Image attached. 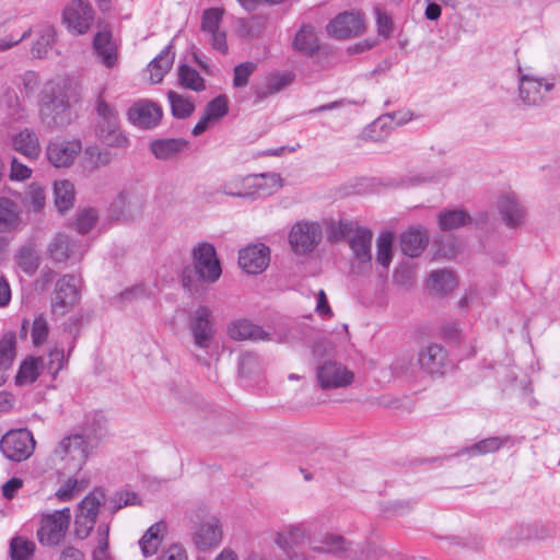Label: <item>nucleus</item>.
Returning a JSON list of instances; mask_svg holds the SVG:
<instances>
[{"instance_id": "dca6fc26", "label": "nucleus", "mask_w": 560, "mask_h": 560, "mask_svg": "<svg viewBox=\"0 0 560 560\" xmlns=\"http://www.w3.org/2000/svg\"><path fill=\"white\" fill-rule=\"evenodd\" d=\"M223 537L224 530L221 521L217 516H208L196 526L192 541L197 549L209 551L219 547Z\"/></svg>"}, {"instance_id": "6e6d98bb", "label": "nucleus", "mask_w": 560, "mask_h": 560, "mask_svg": "<svg viewBox=\"0 0 560 560\" xmlns=\"http://www.w3.org/2000/svg\"><path fill=\"white\" fill-rule=\"evenodd\" d=\"M168 100L172 106V113L177 118L188 117L195 109L194 103L176 92H168Z\"/></svg>"}, {"instance_id": "c9c22d12", "label": "nucleus", "mask_w": 560, "mask_h": 560, "mask_svg": "<svg viewBox=\"0 0 560 560\" xmlns=\"http://www.w3.org/2000/svg\"><path fill=\"white\" fill-rule=\"evenodd\" d=\"M397 114L384 115L378 117L364 130V137L373 141H380L387 135V129L393 128L394 125H401L409 120L407 117H399L396 120Z\"/></svg>"}, {"instance_id": "603ef678", "label": "nucleus", "mask_w": 560, "mask_h": 560, "mask_svg": "<svg viewBox=\"0 0 560 560\" xmlns=\"http://www.w3.org/2000/svg\"><path fill=\"white\" fill-rule=\"evenodd\" d=\"M56 42V31L52 26L43 27L38 38L33 45L32 54L37 58H43L48 50L52 48Z\"/></svg>"}, {"instance_id": "de8ad7c7", "label": "nucleus", "mask_w": 560, "mask_h": 560, "mask_svg": "<svg viewBox=\"0 0 560 560\" xmlns=\"http://www.w3.org/2000/svg\"><path fill=\"white\" fill-rule=\"evenodd\" d=\"M264 27V19L259 15H254L248 19H238L236 33L242 38H258L261 35Z\"/></svg>"}, {"instance_id": "7c9ffc66", "label": "nucleus", "mask_w": 560, "mask_h": 560, "mask_svg": "<svg viewBox=\"0 0 560 560\" xmlns=\"http://www.w3.org/2000/svg\"><path fill=\"white\" fill-rule=\"evenodd\" d=\"M319 47L320 44L315 27L310 24L302 25L293 38V50L305 56H313L319 50Z\"/></svg>"}, {"instance_id": "1a4fd4ad", "label": "nucleus", "mask_w": 560, "mask_h": 560, "mask_svg": "<svg viewBox=\"0 0 560 560\" xmlns=\"http://www.w3.org/2000/svg\"><path fill=\"white\" fill-rule=\"evenodd\" d=\"M79 288L80 279L72 275H65L57 281L51 302L54 314L65 315L73 310L80 300Z\"/></svg>"}, {"instance_id": "9d476101", "label": "nucleus", "mask_w": 560, "mask_h": 560, "mask_svg": "<svg viewBox=\"0 0 560 560\" xmlns=\"http://www.w3.org/2000/svg\"><path fill=\"white\" fill-rule=\"evenodd\" d=\"M189 330L194 343L200 349H208L215 334L212 312L206 306H199L189 315Z\"/></svg>"}, {"instance_id": "a19ab883", "label": "nucleus", "mask_w": 560, "mask_h": 560, "mask_svg": "<svg viewBox=\"0 0 560 560\" xmlns=\"http://www.w3.org/2000/svg\"><path fill=\"white\" fill-rule=\"evenodd\" d=\"M457 285V279L451 270H436L430 275L428 288L436 293L452 292Z\"/></svg>"}, {"instance_id": "58836bf2", "label": "nucleus", "mask_w": 560, "mask_h": 560, "mask_svg": "<svg viewBox=\"0 0 560 560\" xmlns=\"http://www.w3.org/2000/svg\"><path fill=\"white\" fill-rule=\"evenodd\" d=\"M187 142L183 139L155 140L151 143L152 154L160 160H170L186 149Z\"/></svg>"}, {"instance_id": "f03ea898", "label": "nucleus", "mask_w": 560, "mask_h": 560, "mask_svg": "<svg viewBox=\"0 0 560 560\" xmlns=\"http://www.w3.org/2000/svg\"><path fill=\"white\" fill-rule=\"evenodd\" d=\"M89 440L79 433L63 438L54 451L55 460L68 471H79L85 465L90 455Z\"/></svg>"}, {"instance_id": "4d7b16f0", "label": "nucleus", "mask_w": 560, "mask_h": 560, "mask_svg": "<svg viewBox=\"0 0 560 560\" xmlns=\"http://www.w3.org/2000/svg\"><path fill=\"white\" fill-rule=\"evenodd\" d=\"M66 358L63 349L54 348L49 351L47 359H43L42 369L47 370L51 375H56L65 365Z\"/></svg>"}, {"instance_id": "13d9d810", "label": "nucleus", "mask_w": 560, "mask_h": 560, "mask_svg": "<svg viewBox=\"0 0 560 560\" xmlns=\"http://www.w3.org/2000/svg\"><path fill=\"white\" fill-rule=\"evenodd\" d=\"M49 327L46 318L43 315L37 316L32 325L31 336L34 346L43 345L48 337Z\"/></svg>"}, {"instance_id": "9b49d317", "label": "nucleus", "mask_w": 560, "mask_h": 560, "mask_svg": "<svg viewBox=\"0 0 560 560\" xmlns=\"http://www.w3.org/2000/svg\"><path fill=\"white\" fill-rule=\"evenodd\" d=\"M163 116L160 105L148 98H140L131 104L127 110L128 121L142 130L155 128Z\"/></svg>"}, {"instance_id": "0e129e2a", "label": "nucleus", "mask_w": 560, "mask_h": 560, "mask_svg": "<svg viewBox=\"0 0 560 560\" xmlns=\"http://www.w3.org/2000/svg\"><path fill=\"white\" fill-rule=\"evenodd\" d=\"M377 32L381 36L388 38L393 32V21L389 14L380 5L375 7Z\"/></svg>"}, {"instance_id": "052dcab7", "label": "nucleus", "mask_w": 560, "mask_h": 560, "mask_svg": "<svg viewBox=\"0 0 560 560\" xmlns=\"http://www.w3.org/2000/svg\"><path fill=\"white\" fill-rule=\"evenodd\" d=\"M240 374L242 376H252L260 371V362L256 354L244 353L240 358L238 363Z\"/></svg>"}, {"instance_id": "72a5a7b5", "label": "nucleus", "mask_w": 560, "mask_h": 560, "mask_svg": "<svg viewBox=\"0 0 560 560\" xmlns=\"http://www.w3.org/2000/svg\"><path fill=\"white\" fill-rule=\"evenodd\" d=\"M372 236L373 234L370 230L358 228L350 237V247L355 258L363 264H370L372 260Z\"/></svg>"}, {"instance_id": "b1692460", "label": "nucleus", "mask_w": 560, "mask_h": 560, "mask_svg": "<svg viewBox=\"0 0 560 560\" xmlns=\"http://www.w3.org/2000/svg\"><path fill=\"white\" fill-rule=\"evenodd\" d=\"M310 549L315 553L341 556L352 549V544L342 535L326 533L318 539L311 540Z\"/></svg>"}, {"instance_id": "680f3d73", "label": "nucleus", "mask_w": 560, "mask_h": 560, "mask_svg": "<svg viewBox=\"0 0 560 560\" xmlns=\"http://www.w3.org/2000/svg\"><path fill=\"white\" fill-rule=\"evenodd\" d=\"M98 218L97 211L94 209L81 210L75 220V228L80 233H88L92 230Z\"/></svg>"}, {"instance_id": "3c124183", "label": "nucleus", "mask_w": 560, "mask_h": 560, "mask_svg": "<svg viewBox=\"0 0 560 560\" xmlns=\"http://www.w3.org/2000/svg\"><path fill=\"white\" fill-rule=\"evenodd\" d=\"M35 542L16 536L10 542V556L12 560H31L35 552Z\"/></svg>"}, {"instance_id": "c03bdc74", "label": "nucleus", "mask_w": 560, "mask_h": 560, "mask_svg": "<svg viewBox=\"0 0 560 560\" xmlns=\"http://www.w3.org/2000/svg\"><path fill=\"white\" fill-rule=\"evenodd\" d=\"M42 358H28L25 359L15 376V383L20 386L28 385L35 382L39 375L42 369Z\"/></svg>"}, {"instance_id": "a18cd8bd", "label": "nucleus", "mask_w": 560, "mask_h": 560, "mask_svg": "<svg viewBox=\"0 0 560 560\" xmlns=\"http://www.w3.org/2000/svg\"><path fill=\"white\" fill-rule=\"evenodd\" d=\"M23 206L28 212L39 213L46 206V191L38 184L28 186L22 198Z\"/></svg>"}, {"instance_id": "e2e57ef3", "label": "nucleus", "mask_w": 560, "mask_h": 560, "mask_svg": "<svg viewBox=\"0 0 560 560\" xmlns=\"http://www.w3.org/2000/svg\"><path fill=\"white\" fill-rule=\"evenodd\" d=\"M257 66L252 61L243 62L234 68L233 84L236 88L247 85L249 77L254 73Z\"/></svg>"}, {"instance_id": "79ce46f5", "label": "nucleus", "mask_w": 560, "mask_h": 560, "mask_svg": "<svg viewBox=\"0 0 560 560\" xmlns=\"http://www.w3.org/2000/svg\"><path fill=\"white\" fill-rule=\"evenodd\" d=\"M20 220L18 206L8 198H0V232L15 229Z\"/></svg>"}, {"instance_id": "aec40b11", "label": "nucleus", "mask_w": 560, "mask_h": 560, "mask_svg": "<svg viewBox=\"0 0 560 560\" xmlns=\"http://www.w3.org/2000/svg\"><path fill=\"white\" fill-rule=\"evenodd\" d=\"M93 51L97 62L106 69H113L118 65V46L109 32L102 31L95 35Z\"/></svg>"}, {"instance_id": "4be33fe9", "label": "nucleus", "mask_w": 560, "mask_h": 560, "mask_svg": "<svg viewBox=\"0 0 560 560\" xmlns=\"http://www.w3.org/2000/svg\"><path fill=\"white\" fill-rule=\"evenodd\" d=\"M47 252L50 258L57 262L68 259H81L83 256L81 244L65 234H57L48 245Z\"/></svg>"}, {"instance_id": "c85d7f7f", "label": "nucleus", "mask_w": 560, "mask_h": 560, "mask_svg": "<svg viewBox=\"0 0 560 560\" xmlns=\"http://www.w3.org/2000/svg\"><path fill=\"white\" fill-rule=\"evenodd\" d=\"M103 93L104 91L100 93L96 101V135L120 127L118 112L104 98Z\"/></svg>"}, {"instance_id": "bb28decb", "label": "nucleus", "mask_w": 560, "mask_h": 560, "mask_svg": "<svg viewBox=\"0 0 560 560\" xmlns=\"http://www.w3.org/2000/svg\"><path fill=\"white\" fill-rule=\"evenodd\" d=\"M229 112V101L226 96L219 95L206 106L205 114L192 129L194 136H200L212 124L219 121Z\"/></svg>"}, {"instance_id": "338daca9", "label": "nucleus", "mask_w": 560, "mask_h": 560, "mask_svg": "<svg viewBox=\"0 0 560 560\" xmlns=\"http://www.w3.org/2000/svg\"><path fill=\"white\" fill-rule=\"evenodd\" d=\"M81 491L79 481L74 478H69L57 491L56 497L60 501H69L74 494Z\"/></svg>"}, {"instance_id": "ea45409f", "label": "nucleus", "mask_w": 560, "mask_h": 560, "mask_svg": "<svg viewBox=\"0 0 560 560\" xmlns=\"http://www.w3.org/2000/svg\"><path fill=\"white\" fill-rule=\"evenodd\" d=\"M444 353L440 345L431 343L419 353V364L427 372L438 373L443 364Z\"/></svg>"}, {"instance_id": "6e6552de", "label": "nucleus", "mask_w": 560, "mask_h": 560, "mask_svg": "<svg viewBox=\"0 0 560 560\" xmlns=\"http://www.w3.org/2000/svg\"><path fill=\"white\" fill-rule=\"evenodd\" d=\"M3 455L14 462L28 458L35 448L33 435L27 430H13L3 435L0 442Z\"/></svg>"}, {"instance_id": "20e7f679", "label": "nucleus", "mask_w": 560, "mask_h": 560, "mask_svg": "<svg viewBox=\"0 0 560 560\" xmlns=\"http://www.w3.org/2000/svg\"><path fill=\"white\" fill-rule=\"evenodd\" d=\"M194 267L200 280L214 283L219 280L222 269L212 244L203 242L192 249Z\"/></svg>"}, {"instance_id": "ddd939ff", "label": "nucleus", "mask_w": 560, "mask_h": 560, "mask_svg": "<svg viewBox=\"0 0 560 560\" xmlns=\"http://www.w3.org/2000/svg\"><path fill=\"white\" fill-rule=\"evenodd\" d=\"M365 28L364 18L359 12H342L326 26L328 35L337 39L360 36L365 32Z\"/></svg>"}, {"instance_id": "a878e982", "label": "nucleus", "mask_w": 560, "mask_h": 560, "mask_svg": "<svg viewBox=\"0 0 560 560\" xmlns=\"http://www.w3.org/2000/svg\"><path fill=\"white\" fill-rule=\"evenodd\" d=\"M228 335L234 340L270 341L271 335L261 326L242 318L232 322L228 327Z\"/></svg>"}, {"instance_id": "f704fd0d", "label": "nucleus", "mask_w": 560, "mask_h": 560, "mask_svg": "<svg viewBox=\"0 0 560 560\" xmlns=\"http://www.w3.org/2000/svg\"><path fill=\"white\" fill-rule=\"evenodd\" d=\"M254 200L279 191L283 186L282 177L277 173L254 174Z\"/></svg>"}, {"instance_id": "49530a36", "label": "nucleus", "mask_w": 560, "mask_h": 560, "mask_svg": "<svg viewBox=\"0 0 560 560\" xmlns=\"http://www.w3.org/2000/svg\"><path fill=\"white\" fill-rule=\"evenodd\" d=\"M16 355V336L7 331L0 337V370H8Z\"/></svg>"}, {"instance_id": "f8f14e48", "label": "nucleus", "mask_w": 560, "mask_h": 560, "mask_svg": "<svg viewBox=\"0 0 560 560\" xmlns=\"http://www.w3.org/2000/svg\"><path fill=\"white\" fill-rule=\"evenodd\" d=\"M81 151L82 143L80 140L56 138L48 142L46 156L52 166L62 168L71 166Z\"/></svg>"}, {"instance_id": "37998d69", "label": "nucleus", "mask_w": 560, "mask_h": 560, "mask_svg": "<svg viewBox=\"0 0 560 560\" xmlns=\"http://www.w3.org/2000/svg\"><path fill=\"white\" fill-rule=\"evenodd\" d=\"M54 194L58 211L63 212L73 206L74 186L68 179L57 180L54 186Z\"/></svg>"}, {"instance_id": "6ab92c4d", "label": "nucleus", "mask_w": 560, "mask_h": 560, "mask_svg": "<svg viewBox=\"0 0 560 560\" xmlns=\"http://www.w3.org/2000/svg\"><path fill=\"white\" fill-rule=\"evenodd\" d=\"M502 221L509 228H518L526 220V208L513 192L502 195L497 203Z\"/></svg>"}, {"instance_id": "bf43d9fd", "label": "nucleus", "mask_w": 560, "mask_h": 560, "mask_svg": "<svg viewBox=\"0 0 560 560\" xmlns=\"http://www.w3.org/2000/svg\"><path fill=\"white\" fill-rule=\"evenodd\" d=\"M97 138L109 147L127 148L129 144L128 138L122 133L120 127L96 135Z\"/></svg>"}, {"instance_id": "473e14b6", "label": "nucleus", "mask_w": 560, "mask_h": 560, "mask_svg": "<svg viewBox=\"0 0 560 560\" xmlns=\"http://www.w3.org/2000/svg\"><path fill=\"white\" fill-rule=\"evenodd\" d=\"M12 145L15 151L30 160H36L40 154L39 139L35 131L30 129H24L15 135L12 139Z\"/></svg>"}, {"instance_id": "412c9836", "label": "nucleus", "mask_w": 560, "mask_h": 560, "mask_svg": "<svg viewBox=\"0 0 560 560\" xmlns=\"http://www.w3.org/2000/svg\"><path fill=\"white\" fill-rule=\"evenodd\" d=\"M275 544L288 551L310 540V530L304 523H292L280 528L273 537Z\"/></svg>"}, {"instance_id": "7ed1b4c3", "label": "nucleus", "mask_w": 560, "mask_h": 560, "mask_svg": "<svg viewBox=\"0 0 560 560\" xmlns=\"http://www.w3.org/2000/svg\"><path fill=\"white\" fill-rule=\"evenodd\" d=\"M104 502L105 495L102 491H93L80 502L74 520V534L78 538L84 539L90 535Z\"/></svg>"}, {"instance_id": "09e8293b", "label": "nucleus", "mask_w": 560, "mask_h": 560, "mask_svg": "<svg viewBox=\"0 0 560 560\" xmlns=\"http://www.w3.org/2000/svg\"><path fill=\"white\" fill-rule=\"evenodd\" d=\"M179 85L195 92L205 90V80L197 70L187 66L180 65L177 70Z\"/></svg>"}, {"instance_id": "423d86ee", "label": "nucleus", "mask_w": 560, "mask_h": 560, "mask_svg": "<svg viewBox=\"0 0 560 560\" xmlns=\"http://www.w3.org/2000/svg\"><path fill=\"white\" fill-rule=\"evenodd\" d=\"M556 82L538 79L532 75H522L518 86V98L526 106H542L555 90Z\"/></svg>"}, {"instance_id": "39448f33", "label": "nucleus", "mask_w": 560, "mask_h": 560, "mask_svg": "<svg viewBox=\"0 0 560 560\" xmlns=\"http://www.w3.org/2000/svg\"><path fill=\"white\" fill-rule=\"evenodd\" d=\"M71 520L69 508L43 515L37 532L38 539L47 546L58 545L65 537Z\"/></svg>"}, {"instance_id": "2eb2a0df", "label": "nucleus", "mask_w": 560, "mask_h": 560, "mask_svg": "<svg viewBox=\"0 0 560 560\" xmlns=\"http://www.w3.org/2000/svg\"><path fill=\"white\" fill-rule=\"evenodd\" d=\"M223 15L224 9L222 8L205 10L201 15V31L208 37L213 49L226 54L229 49L226 34L221 30Z\"/></svg>"}, {"instance_id": "f3484780", "label": "nucleus", "mask_w": 560, "mask_h": 560, "mask_svg": "<svg viewBox=\"0 0 560 560\" xmlns=\"http://www.w3.org/2000/svg\"><path fill=\"white\" fill-rule=\"evenodd\" d=\"M94 18L93 9L84 0H73L63 11V22L74 34H84L91 27Z\"/></svg>"}, {"instance_id": "8fccbe9b", "label": "nucleus", "mask_w": 560, "mask_h": 560, "mask_svg": "<svg viewBox=\"0 0 560 560\" xmlns=\"http://www.w3.org/2000/svg\"><path fill=\"white\" fill-rule=\"evenodd\" d=\"M470 221V215L464 210H445L439 214V225L443 231L458 229Z\"/></svg>"}, {"instance_id": "69168bd1", "label": "nucleus", "mask_w": 560, "mask_h": 560, "mask_svg": "<svg viewBox=\"0 0 560 560\" xmlns=\"http://www.w3.org/2000/svg\"><path fill=\"white\" fill-rule=\"evenodd\" d=\"M85 155L96 167L107 165L112 162V154L107 150H102L97 147L86 148Z\"/></svg>"}, {"instance_id": "a211bd4d", "label": "nucleus", "mask_w": 560, "mask_h": 560, "mask_svg": "<svg viewBox=\"0 0 560 560\" xmlns=\"http://www.w3.org/2000/svg\"><path fill=\"white\" fill-rule=\"evenodd\" d=\"M269 248L264 244H253L240 250L238 264L247 273L262 272L269 265Z\"/></svg>"}, {"instance_id": "5fc2aeb1", "label": "nucleus", "mask_w": 560, "mask_h": 560, "mask_svg": "<svg viewBox=\"0 0 560 560\" xmlns=\"http://www.w3.org/2000/svg\"><path fill=\"white\" fill-rule=\"evenodd\" d=\"M505 440L501 438H488L467 447L463 453H467L470 456L486 455L500 450Z\"/></svg>"}, {"instance_id": "c756f323", "label": "nucleus", "mask_w": 560, "mask_h": 560, "mask_svg": "<svg viewBox=\"0 0 560 560\" xmlns=\"http://www.w3.org/2000/svg\"><path fill=\"white\" fill-rule=\"evenodd\" d=\"M175 59V52L172 46L165 47L147 67L149 74L148 82L158 84L162 82L164 75L171 70Z\"/></svg>"}, {"instance_id": "e433bc0d", "label": "nucleus", "mask_w": 560, "mask_h": 560, "mask_svg": "<svg viewBox=\"0 0 560 560\" xmlns=\"http://www.w3.org/2000/svg\"><path fill=\"white\" fill-rule=\"evenodd\" d=\"M165 532L166 524L164 522H158L149 527V529L144 533L139 541V545L142 553L145 557L152 556L156 552L164 539Z\"/></svg>"}, {"instance_id": "0eeeda50", "label": "nucleus", "mask_w": 560, "mask_h": 560, "mask_svg": "<svg viewBox=\"0 0 560 560\" xmlns=\"http://www.w3.org/2000/svg\"><path fill=\"white\" fill-rule=\"evenodd\" d=\"M316 377L323 389H332L351 385L354 373L342 363L327 359L318 363Z\"/></svg>"}, {"instance_id": "393cba45", "label": "nucleus", "mask_w": 560, "mask_h": 560, "mask_svg": "<svg viewBox=\"0 0 560 560\" xmlns=\"http://www.w3.org/2000/svg\"><path fill=\"white\" fill-rule=\"evenodd\" d=\"M254 174H234L226 178L219 191L229 197L254 200Z\"/></svg>"}, {"instance_id": "774afa93", "label": "nucleus", "mask_w": 560, "mask_h": 560, "mask_svg": "<svg viewBox=\"0 0 560 560\" xmlns=\"http://www.w3.org/2000/svg\"><path fill=\"white\" fill-rule=\"evenodd\" d=\"M159 560H188V555L182 545L174 544L161 553Z\"/></svg>"}, {"instance_id": "cd10ccee", "label": "nucleus", "mask_w": 560, "mask_h": 560, "mask_svg": "<svg viewBox=\"0 0 560 560\" xmlns=\"http://www.w3.org/2000/svg\"><path fill=\"white\" fill-rule=\"evenodd\" d=\"M16 269L27 276H33L40 265V256L34 243L21 245L13 255Z\"/></svg>"}, {"instance_id": "5701e85b", "label": "nucleus", "mask_w": 560, "mask_h": 560, "mask_svg": "<svg viewBox=\"0 0 560 560\" xmlns=\"http://www.w3.org/2000/svg\"><path fill=\"white\" fill-rule=\"evenodd\" d=\"M143 200L133 192L121 191L112 205V215L117 220H133L140 215Z\"/></svg>"}, {"instance_id": "864d4df0", "label": "nucleus", "mask_w": 560, "mask_h": 560, "mask_svg": "<svg viewBox=\"0 0 560 560\" xmlns=\"http://www.w3.org/2000/svg\"><path fill=\"white\" fill-rule=\"evenodd\" d=\"M394 236L389 232L382 233L377 238L376 261L383 267H388L393 259Z\"/></svg>"}, {"instance_id": "4468645a", "label": "nucleus", "mask_w": 560, "mask_h": 560, "mask_svg": "<svg viewBox=\"0 0 560 560\" xmlns=\"http://www.w3.org/2000/svg\"><path fill=\"white\" fill-rule=\"evenodd\" d=\"M322 229L316 222L301 221L295 223L289 234V242L298 254L312 252L322 240Z\"/></svg>"}, {"instance_id": "f257e3e1", "label": "nucleus", "mask_w": 560, "mask_h": 560, "mask_svg": "<svg viewBox=\"0 0 560 560\" xmlns=\"http://www.w3.org/2000/svg\"><path fill=\"white\" fill-rule=\"evenodd\" d=\"M39 118L50 131L68 127L74 119L67 95L59 83L48 82L40 100Z\"/></svg>"}, {"instance_id": "2f4dec72", "label": "nucleus", "mask_w": 560, "mask_h": 560, "mask_svg": "<svg viewBox=\"0 0 560 560\" xmlns=\"http://www.w3.org/2000/svg\"><path fill=\"white\" fill-rule=\"evenodd\" d=\"M428 244V234L419 228H410L400 236L401 250L410 256H419Z\"/></svg>"}, {"instance_id": "4c0bfd02", "label": "nucleus", "mask_w": 560, "mask_h": 560, "mask_svg": "<svg viewBox=\"0 0 560 560\" xmlns=\"http://www.w3.org/2000/svg\"><path fill=\"white\" fill-rule=\"evenodd\" d=\"M292 73H272L268 75L265 80V83L257 88L256 95L259 98H266L270 95L279 93L284 90L293 82Z\"/></svg>"}]
</instances>
